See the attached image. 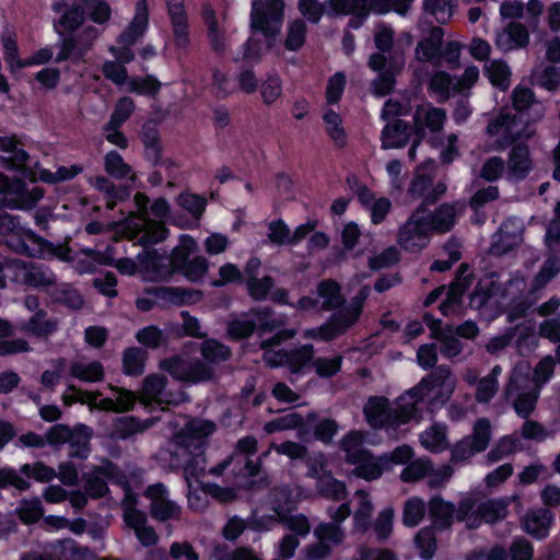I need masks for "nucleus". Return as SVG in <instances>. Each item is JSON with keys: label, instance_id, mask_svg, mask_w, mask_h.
<instances>
[{"label": "nucleus", "instance_id": "72a5a7b5", "mask_svg": "<svg viewBox=\"0 0 560 560\" xmlns=\"http://www.w3.org/2000/svg\"><path fill=\"white\" fill-rule=\"evenodd\" d=\"M136 340L145 349L158 350L170 343L168 335L156 325H148L135 335Z\"/></svg>", "mask_w": 560, "mask_h": 560}, {"label": "nucleus", "instance_id": "338daca9", "mask_svg": "<svg viewBox=\"0 0 560 560\" xmlns=\"http://www.w3.org/2000/svg\"><path fill=\"white\" fill-rule=\"evenodd\" d=\"M413 456V448L408 444H401L396 446L392 452L383 453L382 459L388 471L396 465H406Z\"/></svg>", "mask_w": 560, "mask_h": 560}, {"label": "nucleus", "instance_id": "680f3d73", "mask_svg": "<svg viewBox=\"0 0 560 560\" xmlns=\"http://www.w3.org/2000/svg\"><path fill=\"white\" fill-rule=\"evenodd\" d=\"M415 124L416 125H424L432 132L440 131L443 128V125L446 119V114L443 108L439 107H430L425 114L422 121L421 117V108L418 107L415 112Z\"/></svg>", "mask_w": 560, "mask_h": 560}, {"label": "nucleus", "instance_id": "bf43d9fd", "mask_svg": "<svg viewBox=\"0 0 560 560\" xmlns=\"http://www.w3.org/2000/svg\"><path fill=\"white\" fill-rule=\"evenodd\" d=\"M394 527V510L393 508H385L381 512H378L375 521L372 523V528L374 530L376 540L378 542L386 541L392 533Z\"/></svg>", "mask_w": 560, "mask_h": 560}, {"label": "nucleus", "instance_id": "4d7b16f0", "mask_svg": "<svg viewBox=\"0 0 560 560\" xmlns=\"http://www.w3.org/2000/svg\"><path fill=\"white\" fill-rule=\"evenodd\" d=\"M307 26L303 20H294L288 26L284 47L289 51L300 50L306 42Z\"/></svg>", "mask_w": 560, "mask_h": 560}, {"label": "nucleus", "instance_id": "e433bc0d", "mask_svg": "<svg viewBox=\"0 0 560 560\" xmlns=\"http://www.w3.org/2000/svg\"><path fill=\"white\" fill-rule=\"evenodd\" d=\"M455 78L444 70L435 71L429 79L428 91L438 95L439 103H445L454 92Z\"/></svg>", "mask_w": 560, "mask_h": 560}, {"label": "nucleus", "instance_id": "2eb2a0df", "mask_svg": "<svg viewBox=\"0 0 560 560\" xmlns=\"http://www.w3.org/2000/svg\"><path fill=\"white\" fill-rule=\"evenodd\" d=\"M533 170L529 148L526 143L514 144L508 158V178L511 182L524 180Z\"/></svg>", "mask_w": 560, "mask_h": 560}, {"label": "nucleus", "instance_id": "39448f33", "mask_svg": "<svg viewBox=\"0 0 560 560\" xmlns=\"http://www.w3.org/2000/svg\"><path fill=\"white\" fill-rule=\"evenodd\" d=\"M316 542L305 548L307 560H326L335 547L343 544L346 532L342 526L330 522H319L313 530Z\"/></svg>", "mask_w": 560, "mask_h": 560}, {"label": "nucleus", "instance_id": "a878e982", "mask_svg": "<svg viewBox=\"0 0 560 560\" xmlns=\"http://www.w3.org/2000/svg\"><path fill=\"white\" fill-rule=\"evenodd\" d=\"M148 352L141 347H128L122 351V372L127 376L137 377L144 373Z\"/></svg>", "mask_w": 560, "mask_h": 560}, {"label": "nucleus", "instance_id": "c03bdc74", "mask_svg": "<svg viewBox=\"0 0 560 560\" xmlns=\"http://www.w3.org/2000/svg\"><path fill=\"white\" fill-rule=\"evenodd\" d=\"M433 471V464L429 458H418L405 465L400 472V480L406 483H413L428 477Z\"/></svg>", "mask_w": 560, "mask_h": 560}, {"label": "nucleus", "instance_id": "a19ab883", "mask_svg": "<svg viewBox=\"0 0 560 560\" xmlns=\"http://www.w3.org/2000/svg\"><path fill=\"white\" fill-rule=\"evenodd\" d=\"M84 8L85 20L104 25L112 19V8L106 0H79Z\"/></svg>", "mask_w": 560, "mask_h": 560}, {"label": "nucleus", "instance_id": "4c0bfd02", "mask_svg": "<svg viewBox=\"0 0 560 560\" xmlns=\"http://www.w3.org/2000/svg\"><path fill=\"white\" fill-rule=\"evenodd\" d=\"M490 83L500 91H506L511 84V69L503 60H492L483 68Z\"/></svg>", "mask_w": 560, "mask_h": 560}, {"label": "nucleus", "instance_id": "f03ea898", "mask_svg": "<svg viewBox=\"0 0 560 560\" xmlns=\"http://www.w3.org/2000/svg\"><path fill=\"white\" fill-rule=\"evenodd\" d=\"M370 293V287L362 285L349 302L346 301L342 310L334 312L325 323L311 329L310 336L320 341L330 342L346 335L359 323Z\"/></svg>", "mask_w": 560, "mask_h": 560}, {"label": "nucleus", "instance_id": "3c124183", "mask_svg": "<svg viewBox=\"0 0 560 560\" xmlns=\"http://www.w3.org/2000/svg\"><path fill=\"white\" fill-rule=\"evenodd\" d=\"M136 104L130 96H121L117 100L107 122V129L120 128L135 112Z\"/></svg>", "mask_w": 560, "mask_h": 560}, {"label": "nucleus", "instance_id": "20e7f679", "mask_svg": "<svg viewBox=\"0 0 560 560\" xmlns=\"http://www.w3.org/2000/svg\"><path fill=\"white\" fill-rule=\"evenodd\" d=\"M491 438L492 429L489 419L478 418L472 425V432L452 446L451 460L453 463H462L476 454L485 452L490 444Z\"/></svg>", "mask_w": 560, "mask_h": 560}, {"label": "nucleus", "instance_id": "79ce46f5", "mask_svg": "<svg viewBox=\"0 0 560 560\" xmlns=\"http://www.w3.org/2000/svg\"><path fill=\"white\" fill-rule=\"evenodd\" d=\"M200 353L203 362L209 365L228 361L232 355L230 347L217 339L206 340L200 348Z\"/></svg>", "mask_w": 560, "mask_h": 560}, {"label": "nucleus", "instance_id": "9d476101", "mask_svg": "<svg viewBox=\"0 0 560 560\" xmlns=\"http://www.w3.org/2000/svg\"><path fill=\"white\" fill-rule=\"evenodd\" d=\"M145 292L162 302V307L190 305L201 298L199 290L182 287H151Z\"/></svg>", "mask_w": 560, "mask_h": 560}, {"label": "nucleus", "instance_id": "69168bd1", "mask_svg": "<svg viewBox=\"0 0 560 560\" xmlns=\"http://www.w3.org/2000/svg\"><path fill=\"white\" fill-rule=\"evenodd\" d=\"M347 85L345 72L337 71L329 77L326 85V101L329 105H336L340 102Z\"/></svg>", "mask_w": 560, "mask_h": 560}, {"label": "nucleus", "instance_id": "a18cd8bd", "mask_svg": "<svg viewBox=\"0 0 560 560\" xmlns=\"http://www.w3.org/2000/svg\"><path fill=\"white\" fill-rule=\"evenodd\" d=\"M476 514L486 523L494 524L506 517L508 503L503 500H487L477 506Z\"/></svg>", "mask_w": 560, "mask_h": 560}, {"label": "nucleus", "instance_id": "c9c22d12", "mask_svg": "<svg viewBox=\"0 0 560 560\" xmlns=\"http://www.w3.org/2000/svg\"><path fill=\"white\" fill-rule=\"evenodd\" d=\"M434 233L450 232L456 223V210L452 203L444 202L433 212H429Z\"/></svg>", "mask_w": 560, "mask_h": 560}, {"label": "nucleus", "instance_id": "0e129e2a", "mask_svg": "<svg viewBox=\"0 0 560 560\" xmlns=\"http://www.w3.org/2000/svg\"><path fill=\"white\" fill-rule=\"evenodd\" d=\"M213 376L214 370L211 365L207 364L206 362L199 359L188 361L187 375L185 382L197 384L201 382L211 381Z\"/></svg>", "mask_w": 560, "mask_h": 560}, {"label": "nucleus", "instance_id": "cd10ccee", "mask_svg": "<svg viewBox=\"0 0 560 560\" xmlns=\"http://www.w3.org/2000/svg\"><path fill=\"white\" fill-rule=\"evenodd\" d=\"M401 65H399L396 57H389V63L385 71L378 72V75L372 82V90L377 96L389 95L396 84V75L399 72Z\"/></svg>", "mask_w": 560, "mask_h": 560}, {"label": "nucleus", "instance_id": "6e6d98bb", "mask_svg": "<svg viewBox=\"0 0 560 560\" xmlns=\"http://www.w3.org/2000/svg\"><path fill=\"white\" fill-rule=\"evenodd\" d=\"M304 425V419L299 412H291L275 418L264 424V431L267 434H273L281 431L294 430Z\"/></svg>", "mask_w": 560, "mask_h": 560}, {"label": "nucleus", "instance_id": "9b49d317", "mask_svg": "<svg viewBox=\"0 0 560 560\" xmlns=\"http://www.w3.org/2000/svg\"><path fill=\"white\" fill-rule=\"evenodd\" d=\"M555 522V514L547 508L528 510L522 518V528L525 533L537 540L547 538L551 525Z\"/></svg>", "mask_w": 560, "mask_h": 560}, {"label": "nucleus", "instance_id": "49530a36", "mask_svg": "<svg viewBox=\"0 0 560 560\" xmlns=\"http://www.w3.org/2000/svg\"><path fill=\"white\" fill-rule=\"evenodd\" d=\"M439 530L428 525L422 527L415 537V544L423 560H431L438 549L436 533Z\"/></svg>", "mask_w": 560, "mask_h": 560}, {"label": "nucleus", "instance_id": "1a4fd4ad", "mask_svg": "<svg viewBox=\"0 0 560 560\" xmlns=\"http://www.w3.org/2000/svg\"><path fill=\"white\" fill-rule=\"evenodd\" d=\"M214 423L210 420L191 421L176 435V448H206L207 438L214 431Z\"/></svg>", "mask_w": 560, "mask_h": 560}, {"label": "nucleus", "instance_id": "7ed1b4c3", "mask_svg": "<svg viewBox=\"0 0 560 560\" xmlns=\"http://www.w3.org/2000/svg\"><path fill=\"white\" fill-rule=\"evenodd\" d=\"M284 13L283 0H253L250 30L272 39L280 31Z\"/></svg>", "mask_w": 560, "mask_h": 560}, {"label": "nucleus", "instance_id": "f8f14e48", "mask_svg": "<svg viewBox=\"0 0 560 560\" xmlns=\"http://www.w3.org/2000/svg\"><path fill=\"white\" fill-rule=\"evenodd\" d=\"M135 9V15L131 22L116 38L118 45L133 46L140 38L143 37L148 30L149 8L147 0H137Z\"/></svg>", "mask_w": 560, "mask_h": 560}, {"label": "nucleus", "instance_id": "412c9836", "mask_svg": "<svg viewBox=\"0 0 560 560\" xmlns=\"http://www.w3.org/2000/svg\"><path fill=\"white\" fill-rule=\"evenodd\" d=\"M315 487L318 495L327 500L340 502L348 497L346 482L335 478L331 471L322 472Z\"/></svg>", "mask_w": 560, "mask_h": 560}, {"label": "nucleus", "instance_id": "774afa93", "mask_svg": "<svg viewBox=\"0 0 560 560\" xmlns=\"http://www.w3.org/2000/svg\"><path fill=\"white\" fill-rule=\"evenodd\" d=\"M24 283L27 287L42 289L55 283V276L43 267H32L24 273Z\"/></svg>", "mask_w": 560, "mask_h": 560}, {"label": "nucleus", "instance_id": "de8ad7c7", "mask_svg": "<svg viewBox=\"0 0 560 560\" xmlns=\"http://www.w3.org/2000/svg\"><path fill=\"white\" fill-rule=\"evenodd\" d=\"M1 44L3 49V57L12 72L20 70V65L24 59L19 56V46L16 42V34L13 30L5 28L1 33Z\"/></svg>", "mask_w": 560, "mask_h": 560}, {"label": "nucleus", "instance_id": "393cba45", "mask_svg": "<svg viewBox=\"0 0 560 560\" xmlns=\"http://www.w3.org/2000/svg\"><path fill=\"white\" fill-rule=\"evenodd\" d=\"M28 194L26 182L19 177H10L0 171V196H3V205L12 209L13 201L19 198L25 200Z\"/></svg>", "mask_w": 560, "mask_h": 560}, {"label": "nucleus", "instance_id": "ddd939ff", "mask_svg": "<svg viewBox=\"0 0 560 560\" xmlns=\"http://www.w3.org/2000/svg\"><path fill=\"white\" fill-rule=\"evenodd\" d=\"M456 506L453 502L446 501L442 495L435 494L428 502V516L430 526L446 532L452 528L455 521Z\"/></svg>", "mask_w": 560, "mask_h": 560}, {"label": "nucleus", "instance_id": "8fccbe9b", "mask_svg": "<svg viewBox=\"0 0 560 560\" xmlns=\"http://www.w3.org/2000/svg\"><path fill=\"white\" fill-rule=\"evenodd\" d=\"M162 88L160 80L153 74L137 77L129 80V91L137 95L155 100Z\"/></svg>", "mask_w": 560, "mask_h": 560}, {"label": "nucleus", "instance_id": "473e14b6", "mask_svg": "<svg viewBox=\"0 0 560 560\" xmlns=\"http://www.w3.org/2000/svg\"><path fill=\"white\" fill-rule=\"evenodd\" d=\"M444 32L441 27H434L429 37L418 43L417 51L422 54V59L438 63L441 60V47Z\"/></svg>", "mask_w": 560, "mask_h": 560}, {"label": "nucleus", "instance_id": "ea45409f", "mask_svg": "<svg viewBox=\"0 0 560 560\" xmlns=\"http://www.w3.org/2000/svg\"><path fill=\"white\" fill-rule=\"evenodd\" d=\"M249 313H242L238 317L228 323V336L233 341H241L249 338L256 331V323L249 318Z\"/></svg>", "mask_w": 560, "mask_h": 560}, {"label": "nucleus", "instance_id": "423d86ee", "mask_svg": "<svg viewBox=\"0 0 560 560\" xmlns=\"http://www.w3.org/2000/svg\"><path fill=\"white\" fill-rule=\"evenodd\" d=\"M451 376V369L446 364H441L435 368L434 371L427 374L421 381L410 388L407 394L413 399L411 404H405L408 415L411 417V421H419L422 419V408L418 406L424 398L435 388H443L446 385L447 380Z\"/></svg>", "mask_w": 560, "mask_h": 560}, {"label": "nucleus", "instance_id": "bb28decb", "mask_svg": "<svg viewBox=\"0 0 560 560\" xmlns=\"http://www.w3.org/2000/svg\"><path fill=\"white\" fill-rule=\"evenodd\" d=\"M152 425V419L141 420L135 416H125L116 419L114 433L120 440H128L138 433L147 431Z\"/></svg>", "mask_w": 560, "mask_h": 560}, {"label": "nucleus", "instance_id": "a211bd4d", "mask_svg": "<svg viewBox=\"0 0 560 560\" xmlns=\"http://www.w3.org/2000/svg\"><path fill=\"white\" fill-rule=\"evenodd\" d=\"M174 36V46L176 49H187L190 45V34L188 24V14L185 3L173 4L166 8Z\"/></svg>", "mask_w": 560, "mask_h": 560}, {"label": "nucleus", "instance_id": "09e8293b", "mask_svg": "<svg viewBox=\"0 0 560 560\" xmlns=\"http://www.w3.org/2000/svg\"><path fill=\"white\" fill-rule=\"evenodd\" d=\"M428 511V505L419 497L409 498L402 509V524L413 528L420 524Z\"/></svg>", "mask_w": 560, "mask_h": 560}, {"label": "nucleus", "instance_id": "e2e57ef3", "mask_svg": "<svg viewBox=\"0 0 560 560\" xmlns=\"http://www.w3.org/2000/svg\"><path fill=\"white\" fill-rule=\"evenodd\" d=\"M539 392V389L534 388L528 392L520 393L515 397L513 408L518 417L527 419L534 412Z\"/></svg>", "mask_w": 560, "mask_h": 560}, {"label": "nucleus", "instance_id": "7c9ffc66", "mask_svg": "<svg viewBox=\"0 0 560 560\" xmlns=\"http://www.w3.org/2000/svg\"><path fill=\"white\" fill-rule=\"evenodd\" d=\"M197 250V243L192 236L184 234L180 236L179 244L175 246L168 257L172 272L178 273L187 264L190 255Z\"/></svg>", "mask_w": 560, "mask_h": 560}, {"label": "nucleus", "instance_id": "603ef678", "mask_svg": "<svg viewBox=\"0 0 560 560\" xmlns=\"http://www.w3.org/2000/svg\"><path fill=\"white\" fill-rule=\"evenodd\" d=\"M55 553L58 560H86L91 551L88 547L81 546L75 540L68 538L58 541Z\"/></svg>", "mask_w": 560, "mask_h": 560}, {"label": "nucleus", "instance_id": "5701e85b", "mask_svg": "<svg viewBox=\"0 0 560 560\" xmlns=\"http://www.w3.org/2000/svg\"><path fill=\"white\" fill-rule=\"evenodd\" d=\"M409 124L402 119L385 125L382 130V147L384 149L404 148L409 139Z\"/></svg>", "mask_w": 560, "mask_h": 560}, {"label": "nucleus", "instance_id": "5fc2aeb1", "mask_svg": "<svg viewBox=\"0 0 560 560\" xmlns=\"http://www.w3.org/2000/svg\"><path fill=\"white\" fill-rule=\"evenodd\" d=\"M44 512L42 501L37 497L23 499L16 509L20 521L26 525L37 523L44 516Z\"/></svg>", "mask_w": 560, "mask_h": 560}, {"label": "nucleus", "instance_id": "2f4dec72", "mask_svg": "<svg viewBox=\"0 0 560 560\" xmlns=\"http://www.w3.org/2000/svg\"><path fill=\"white\" fill-rule=\"evenodd\" d=\"M323 120L326 125V133L335 147L338 149L346 148L348 144V135L342 127V119L340 114L329 108L324 113Z\"/></svg>", "mask_w": 560, "mask_h": 560}, {"label": "nucleus", "instance_id": "f704fd0d", "mask_svg": "<svg viewBox=\"0 0 560 560\" xmlns=\"http://www.w3.org/2000/svg\"><path fill=\"white\" fill-rule=\"evenodd\" d=\"M470 285V279H466V283L453 281L446 292L445 299L439 305L441 314L445 317L456 313L463 303V295Z\"/></svg>", "mask_w": 560, "mask_h": 560}, {"label": "nucleus", "instance_id": "6ab92c4d", "mask_svg": "<svg viewBox=\"0 0 560 560\" xmlns=\"http://www.w3.org/2000/svg\"><path fill=\"white\" fill-rule=\"evenodd\" d=\"M389 411V400L384 396L370 397L363 408L366 422L375 430L387 428Z\"/></svg>", "mask_w": 560, "mask_h": 560}, {"label": "nucleus", "instance_id": "f257e3e1", "mask_svg": "<svg viewBox=\"0 0 560 560\" xmlns=\"http://www.w3.org/2000/svg\"><path fill=\"white\" fill-rule=\"evenodd\" d=\"M51 9L55 13H61L52 22L58 36L56 46L59 47L54 61H71L74 65L83 61L101 36V31L94 25H84V8L79 0L71 4L65 0L54 1Z\"/></svg>", "mask_w": 560, "mask_h": 560}, {"label": "nucleus", "instance_id": "6e6552de", "mask_svg": "<svg viewBox=\"0 0 560 560\" xmlns=\"http://www.w3.org/2000/svg\"><path fill=\"white\" fill-rule=\"evenodd\" d=\"M348 464L353 465V475L365 481H374L387 471L382 454L375 456L371 450H361L348 456Z\"/></svg>", "mask_w": 560, "mask_h": 560}, {"label": "nucleus", "instance_id": "aec40b11", "mask_svg": "<svg viewBox=\"0 0 560 560\" xmlns=\"http://www.w3.org/2000/svg\"><path fill=\"white\" fill-rule=\"evenodd\" d=\"M317 295L323 299L320 310L337 312L342 310L346 296L342 294L341 285L334 279H324L317 283Z\"/></svg>", "mask_w": 560, "mask_h": 560}, {"label": "nucleus", "instance_id": "4be33fe9", "mask_svg": "<svg viewBox=\"0 0 560 560\" xmlns=\"http://www.w3.org/2000/svg\"><path fill=\"white\" fill-rule=\"evenodd\" d=\"M275 357H281L282 359L277 364H287L290 372L300 373L312 360L313 347L306 345L292 350L280 349L275 352Z\"/></svg>", "mask_w": 560, "mask_h": 560}, {"label": "nucleus", "instance_id": "052dcab7", "mask_svg": "<svg viewBox=\"0 0 560 560\" xmlns=\"http://www.w3.org/2000/svg\"><path fill=\"white\" fill-rule=\"evenodd\" d=\"M177 203L196 219H200L206 211L207 199L198 194L183 191L177 197Z\"/></svg>", "mask_w": 560, "mask_h": 560}, {"label": "nucleus", "instance_id": "c85d7f7f", "mask_svg": "<svg viewBox=\"0 0 560 560\" xmlns=\"http://www.w3.org/2000/svg\"><path fill=\"white\" fill-rule=\"evenodd\" d=\"M249 315L256 323V331L259 336L271 334L283 325V320L275 317V312L270 306H259L249 310Z\"/></svg>", "mask_w": 560, "mask_h": 560}, {"label": "nucleus", "instance_id": "4468645a", "mask_svg": "<svg viewBox=\"0 0 560 560\" xmlns=\"http://www.w3.org/2000/svg\"><path fill=\"white\" fill-rule=\"evenodd\" d=\"M172 460L183 467L187 480L198 479L206 472V448H176L172 454Z\"/></svg>", "mask_w": 560, "mask_h": 560}, {"label": "nucleus", "instance_id": "58836bf2", "mask_svg": "<svg viewBox=\"0 0 560 560\" xmlns=\"http://www.w3.org/2000/svg\"><path fill=\"white\" fill-rule=\"evenodd\" d=\"M70 375L82 382L98 383L104 378V366L100 361H92L88 364L73 362L70 365Z\"/></svg>", "mask_w": 560, "mask_h": 560}, {"label": "nucleus", "instance_id": "37998d69", "mask_svg": "<svg viewBox=\"0 0 560 560\" xmlns=\"http://www.w3.org/2000/svg\"><path fill=\"white\" fill-rule=\"evenodd\" d=\"M51 299L55 303L72 311L81 310L84 305V299L82 294L79 292V290L68 283H63L57 288L52 292Z\"/></svg>", "mask_w": 560, "mask_h": 560}, {"label": "nucleus", "instance_id": "864d4df0", "mask_svg": "<svg viewBox=\"0 0 560 560\" xmlns=\"http://www.w3.org/2000/svg\"><path fill=\"white\" fill-rule=\"evenodd\" d=\"M105 172L116 179H125L132 174V168L127 164L119 152L110 150L104 156Z\"/></svg>", "mask_w": 560, "mask_h": 560}, {"label": "nucleus", "instance_id": "f3484780", "mask_svg": "<svg viewBox=\"0 0 560 560\" xmlns=\"http://www.w3.org/2000/svg\"><path fill=\"white\" fill-rule=\"evenodd\" d=\"M529 44L527 27L517 21H511L495 37V45L502 51L526 48Z\"/></svg>", "mask_w": 560, "mask_h": 560}, {"label": "nucleus", "instance_id": "13d9d810", "mask_svg": "<svg viewBox=\"0 0 560 560\" xmlns=\"http://www.w3.org/2000/svg\"><path fill=\"white\" fill-rule=\"evenodd\" d=\"M20 472L27 479L37 482H50L57 477L56 470L40 460L23 464L20 467Z\"/></svg>", "mask_w": 560, "mask_h": 560}, {"label": "nucleus", "instance_id": "c756f323", "mask_svg": "<svg viewBox=\"0 0 560 560\" xmlns=\"http://www.w3.org/2000/svg\"><path fill=\"white\" fill-rule=\"evenodd\" d=\"M401 248L411 253L422 250L430 242L428 235L420 232L413 224L407 225V221L399 228L397 235Z\"/></svg>", "mask_w": 560, "mask_h": 560}, {"label": "nucleus", "instance_id": "0eeeda50", "mask_svg": "<svg viewBox=\"0 0 560 560\" xmlns=\"http://www.w3.org/2000/svg\"><path fill=\"white\" fill-rule=\"evenodd\" d=\"M143 495L151 500L150 514L159 522L177 520L180 515L179 505L168 499V491L164 483L158 482L147 487Z\"/></svg>", "mask_w": 560, "mask_h": 560}, {"label": "nucleus", "instance_id": "dca6fc26", "mask_svg": "<svg viewBox=\"0 0 560 560\" xmlns=\"http://www.w3.org/2000/svg\"><path fill=\"white\" fill-rule=\"evenodd\" d=\"M118 472L117 465L107 459L105 464L96 466L93 474L85 479L84 491L91 499L104 498L109 492V488L106 480L102 477L114 479Z\"/></svg>", "mask_w": 560, "mask_h": 560}, {"label": "nucleus", "instance_id": "b1692460", "mask_svg": "<svg viewBox=\"0 0 560 560\" xmlns=\"http://www.w3.org/2000/svg\"><path fill=\"white\" fill-rule=\"evenodd\" d=\"M47 312L37 310L28 320L20 323V330L34 337L46 338L57 330V324L54 320L46 319Z\"/></svg>", "mask_w": 560, "mask_h": 560}]
</instances>
